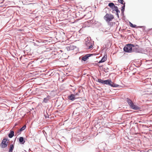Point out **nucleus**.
I'll use <instances>...</instances> for the list:
<instances>
[{"mask_svg": "<svg viewBox=\"0 0 152 152\" xmlns=\"http://www.w3.org/2000/svg\"><path fill=\"white\" fill-rule=\"evenodd\" d=\"M107 23L108 25L111 26L112 25V23L110 22H107Z\"/></svg>", "mask_w": 152, "mask_h": 152, "instance_id": "nucleus-27", "label": "nucleus"}, {"mask_svg": "<svg viewBox=\"0 0 152 152\" xmlns=\"http://www.w3.org/2000/svg\"><path fill=\"white\" fill-rule=\"evenodd\" d=\"M14 148V145L13 144H11L8 152H12Z\"/></svg>", "mask_w": 152, "mask_h": 152, "instance_id": "nucleus-17", "label": "nucleus"}, {"mask_svg": "<svg viewBox=\"0 0 152 152\" xmlns=\"http://www.w3.org/2000/svg\"><path fill=\"white\" fill-rule=\"evenodd\" d=\"M54 53H53V54H54L55 55H56L58 53V52H54Z\"/></svg>", "mask_w": 152, "mask_h": 152, "instance_id": "nucleus-31", "label": "nucleus"}, {"mask_svg": "<svg viewBox=\"0 0 152 152\" xmlns=\"http://www.w3.org/2000/svg\"><path fill=\"white\" fill-rule=\"evenodd\" d=\"M133 47H134L133 44H129L126 45L124 48V50L126 53L132 52Z\"/></svg>", "mask_w": 152, "mask_h": 152, "instance_id": "nucleus-4", "label": "nucleus"}, {"mask_svg": "<svg viewBox=\"0 0 152 152\" xmlns=\"http://www.w3.org/2000/svg\"><path fill=\"white\" fill-rule=\"evenodd\" d=\"M116 13H119L120 12V10L118 9V10H117L116 11Z\"/></svg>", "mask_w": 152, "mask_h": 152, "instance_id": "nucleus-29", "label": "nucleus"}, {"mask_svg": "<svg viewBox=\"0 0 152 152\" xmlns=\"http://www.w3.org/2000/svg\"><path fill=\"white\" fill-rule=\"evenodd\" d=\"M44 116H45V118L46 119L48 118H49V115H48L47 116V115H44Z\"/></svg>", "mask_w": 152, "mask_h": 152, "instance_id": "nucleus-28", "label": "nucleus"}, {"mask_svg": "<svg viewBox=\"0 0 152 152\" xmlns=\"http://www.w3.org/2000/svg\"><path fill=\"white\" fill-rule=\"evenodd\" d=\"M50 99V96L49 95H48L46 98H44L43 102L45 103H47Z\"/></svg>", "mask_w": 152, "mask_h": 152, "instance_id": "nucleus-12", "label": "nucleus"}, {"mask_svg": "<svg viewBox=\"0 0 152 152\" xmlns=\"http://www.w3.org/2000/svg\"><path fill=\"white\" fill-rule=\"evenodd\" d=\"M101 144H99L98 145V148L99 149H100V150H104V148H100V147L101 146Z\"/></svg>", "mask_w": 152, "mask_h": 152, "instance_id": "nucleus-24", "label": "nucleus"}, {"mask_svg": "<svg viewBox=\"0 0 152 152\" xmlns=\"http://www.w3.org/2000/svg\"><path fill=\"white\" fill-rule=\"evenodd\" d=\"M80 57L79 58V59H80Z\"/></svg>", "mask_w": 152, "mask_h": 152, "instance_id": "nucleus-36", "label": "nucleus"}, {"mask_svg": "<svg viewBox=\"0 0 152 152\" xmlns=\"http://www.w3.org/2000/svg\"><path fill=\"white\" fill-rule=\"evenodd\" d=\"M26 128V126L25 125H24L17 132V133L18 134H21V132L23 131Z\"/></svg>", "mask_w": 152, "mask_h": 152, "instance_id": "nucleus-13", "label": "nucleus"}, {"mask_svg": "<svg viewBox=\"0 0 152 152\" xmlns=\"http://www.w3.org/2000/svg\"><path fill=\"white\" fill-rule=\"evenodd\" d=\"M126 101L127 102L128 104L130 106V107L132 109L134 110H140V107L134 104L132 101L129 98H127L126 99Z\"/></svg>", "mask_w": 152, "mask_h": 152, "instance_id": "nucleus-2", "label": "nucleus"}, {"mask_svg": "<svg viewBox=\"0 0 152 152\" xmlns=\"http://www.w3.org/2000/svg\"><path fill=\"white\" fill-rule=\"evenodd\" d=\"M8 140L9 141V140L7 138H5L3 139L0 144V146L1 148H4L7 146L8 142L7 141Z\"/></svg>", "mask_w": 152, "mask_h": 152, "instance_id": "nucleus-6", "label": "nucleus"}, {"mask_svg": "<svg viewBox=\"0 0 152 152\" xmlns=\"http://www.w3.org/2000/svg\"><path fill=\"white\" fill-rule=\"evenodd\" d=\"M19 142L21 144H24L25 142V141L24 140V138L22 137H20L19 138Z\"/></svg>", "mask_w": 152, "mask_h": 152, "instance_id": "nucleus-16", "label": "nucleus"}, {"mask_svg": "<svg viewBox=\"0 0 152 152\" xmlns=\"http://www.w3.org/2000/svg\"><path fill=\"white\" fill-rule=\"evenodd\" d=\"M118 2L122 4H124V0H118Z\"/></svg>", "mask_w": 152, "mask_h": 152, "instance_id": "nucleus-25", "label": "nucleus"}, {"mask_svg": "<svg viewBox=\"0 0 152 152\" xmlns=\"http://www.w3.org/2000/svg\"><path fill=\"white\" fill-rule=\"evenodd\" d=\"M114 18L113 15L107 13L104 16V18L107 22H108L112 20Z\"/></svg>", "mask_w": 152, "mask_h": 152, "instance_id": "nucleus-5", "label": "nucleus"}, {"mask_svg": "<svg viewBox=\"0 0 152 152\" xmlns=\"http://www.w3.org/2000/svg\"><path fill=\"white\" fill-rule=\"evenodd\" d=\"M75 95H76V96H77H77H79V93L78 92L77 93H76L75 94Z\"/></svg>", "mask_w": 152, "mask_h": 152, "instance_id": "nucleus-32", "label": "nucleus"}, {"mask_svg": "<svg viewBox=\"0 0 152 152\" xmlns=\"http://www.w3.org/2000/svg\"><path fill=\"white\" fill-rule=\"evenodd\" d=\"M107 59L106 55H104V56L102 57L101 59L99 61L98 63H100L102 62H104Z\"/></svg>", "mask_w": 152, "mask_h": 152, "instance_id": "nucleus-11", "label": "nucleus"}, {"mask_svg": "<svg viewBox=\"0 0 152 152\" xmlns=\"http://www.w3.org/2000/svg\"><path fill=\"white\" fill-rule=\"evenodd\" d=\"M96 64L99 67H102V66H103V65H101V66H100V65H99V64Z\"/></svg>", "mask_w": 152, "mask_h": 152, "instance_id": "nucleus-34", "label": "nucleus"}, {"mask_svg": "<svg viewBox=\"0 0 152 152\" xmlns=\"http://www.w3.org/2000/svg\"><path fill=\"white\" fill-rule=\"evenodd\" d=\"M108 6L112 9H113L115 6L113 2L109 3Z\"/></svg>", "mask_w": 152, "mask_h": 152, "instance_id": "nucleus-18", "label": "nucleus"}, {"mask_svg": "<svg viewBox=\"0 0 152 152\" xmlns=\"http://www.w3.org/2000/svg\"><path fill=\"white\" fill-rule=\"evenodd\" d=\"M104 69V70H104V72H108V71H107L106 70H109V68H108L107 67L106 69H105V68H104V69Z\"/></svg>", "mask_w": 152, "mask_h": 152, "instance_id": "nucleus-26", "label": "nucleus"}, {"mask_svg": "<svg viewBox=\"0 0 152 152\" xmlns=\"http://www.w3.org/2000/svg\"><path fill=\"white\" fill-rule=\"evenodd\" d=\"M97 81L99 83L104 84L113 87L120 88L121 86L120 85L114 83L111 81V80L110 79L103 80L101 79H98Z\"/></svg>", "mask_w": 152, "mask_h": 152, "instance_id": "nucleus-1", "label": "nucleus"}, {"mask_svg": "<svg viewBox=\"0 0 152 152\" xmlns=\"http://www.w3.org/2000/svg\"><path fill=\"white\" fill-rule=\"evenodd\" d=\"M129 25L132 28H135L136 27V25L135 24H133L132 23L130 22H129Z\"/></svg>", "mask_w": 152, "mask_h": 152, "instance_id": "nucleus-20", "label": "nucleus"}, {"mask_svg": "<svg viewBox=\"0 0 152 152\" xmlns=\"http://www.w3.org/2000/svg\"><path fill=\"white\" fill-rule=\"evenodd\" d=\"M134 47H133L132 52L136 53H142L144 52V49L140 47L137 45H134Z\"/></svg>", "mask_w": 152, "mask_h": 152, "instance_id": "nucleus-3", "label": "nucleus"}, {"mask_svg": "<svg viewBox=\"0 0 152 152\" xmlns=\"http://www.w3.org/2000/svg\"><path fill=\"white\" fill-rule=\"evenodd\" d=\"M68 98L69 100L73 101L77 98L76 97V95L73 94H71L70 95L68 96Z\"/></svg>", "mask_w": 152, "mask_h": 152, "instance_id": "nucleus-9", "label": "nucleus"}, {"mask_svg": "<svg viewBox=\"0 0 152 152\" xmlns=\"http://www.w3.org/2000/svg\"><path fill=\"white\" fill-rule=\"evenodd\" d=\"M75 48V46L70 45L69 46L66 47V49L67 50L69 51L74 50Z\"/></svg>", "mask_w": 152, "mask_h": 152, "instance_id": "nucleus-10", "label": "nucleus"}, {"mask_svg": "<svg viewBox=\"0 0 152 152\" xmlns=\"http://www.w3.org/2000/svg\"><path fill=\"white\" fill-rule=\"evenodd\" d=\"M14 135V131L12 130H10V133L8 134V137L10 138H12Z\"/></svg>", "mask_w": 152, "mask_h": 152, "instance_id": "nucleus-14", "label": "nucleus"}, {"mask_svg": "<svg viewBox=\"0 0 152 152\" xmlns=\"http://www.w3.org/2000/svg\"><path fill=\"white\" fill-rule=\"evenodd\" d=\"M83 138L82 137H81L80 138H77V139H78V141H82L81 142L82 143V145L84 144H85V143L88 142L87 140H82Z\"/></svg>", "mask_w": 152, "mask_h": 152, "instance_id": "nucleus-15", "label": "nucleus"}, {"mask_svg": "<svg viewBox=\"0 0 152 152\" xmlns=\"http://www.w3.org/2000/svg\"><path fill=\"white\" fill-rule=\"evenodd\" d=\"M94 55L93 54H87L82 57L81 58V61H85L89 58V57H91V56Z\"/></svg>", "mask_w": 152, "mask_h": 152, "instance_id": "nucleus-8", "label": "nucleus"}, {"mask_svg": "<svg viewBox=\"0 0 152 152\" xmlns=\"http://www.w3.org/2000/svg\"><path fill=\"white\" fill-rule=\"evenodd\" d=\"M60 51L61 52H62V51L61 50H60Z\"/></svg>", "mask_w": 152, "mask_h": 152, "instance_id": "nucleus-35", "label": "nucleus"}, {"mask_svg": "<svg viewBox=\"0 0 152 152\" xmlns=\"http://www.w3.org/2000/svg\"><path fill=\"white\" fill-rule=\"evenodd\" d=\"M116 15L117 17H118V18H119V15L118 13V14H117V13H116Z\"/></svg>", "mask_w": 152, "mask_h": 152, "instance_id": "nucleus-33", "label": "nucleus"}, {"mask_svg": "<svg viewBox=\"0 0 152 152\" xmlns=\"http://www.w3.org/2000/svg\"><path fill=\"white\" fill-rule=\"evenodd\" d=\"M121 15H124V11H121Z\"/></svg>", "mask_w": 152, "mask_h": 152, "instance_id": "nucleus-30", "label": "nucleus"}, {"mask_svg": "<svg viewBox=\"0 0 152 152\" xmlns=\"http://www.w3.org/2000/svg\"><path fill=\"white\" fill-rule=\"evenodd\" d=\"M115 137V135L114 134H112L109 137V138L110 139H113Z\"/></svg>", "mask_w": 152, "mask_h": 152, "instance_id": "nucleus-22", "label": "nucleus"}, {"mask_svg": "<svg viewBox=\"0 0 152 152\" xmlns=\"http://www.w3.org/2000/svg\"><path fill=\"white\" fill-rule=\"evenodd\" d=\"M113 9V11H115L118 9V7L117 6H115L114 7V8Z\"/></svg>", "mask_w": 152, "mask_h": 152, "instance_id": "nucleus-23", "label": "nucleus"}, {"mask_svg": "<svg viewBox=\"0 0 152 152\" xmlns=\"http://www.w3.org/2000/svg\"><path fill=\"white\" fill-rule=\"evenodd\" d=\"M125 3L124 2L123 4V6L121 7V11H124L125 10Z\"/></svg>", "mask_w": 152, "mask_h": 152, "instance_id": "nucleus-19", "label": "nucleus"}, {"mask_svg": "<svg viewBox=\"0 0 152 152\" xmlns=\"http://www.w3.org/2000/svg\"><path fill=\"white\" fill-rule=\"evenodd\" d=\"M95 24L96 25V26L98 27H100L102 26V24L98 22H97L95 23Z\"/></svg>", "mask_w": 152, "mask_h": 152, "instance_id": "nucleus-21", "label": "nucleus"}, {"mask_svg": "<svg viewBox=\"0 0 152 152\" xmlns=\"http://www.w3.org/2000/svg\"><path fill=\"white\" fill-rule=\"evenodd\" d=\"M85 43V45L87 49H89L92 48L93 47L92 43L90 40H88L87 41L86 39Z\"/></svg>", "mask_w": 152, "mask_h": 152, "instance_id": "nucleus-7", "label": "nucleus"}]
</instances>
